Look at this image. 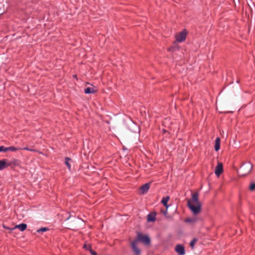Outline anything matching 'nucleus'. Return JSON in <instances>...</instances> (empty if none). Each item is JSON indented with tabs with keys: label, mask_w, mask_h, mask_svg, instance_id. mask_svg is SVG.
I'll list each match as a JSON object with an SVG mask.
<instances>
[{
	"label": "nucleus",
	"mask_w": 255,
	"mask_h": 255,
	"mask_svg": "<svg viewBox=\"0 0 255 255\" xmlns=\"http://www.w3.org/2000/svg\"><path fill=\"white\" fill-rule=\"evenodd\" d=\"M138 241H140L145 245H149L150 243V239L147 235H143L141 234L138 233L137 239L136 240Z\"/></svg>",
	"instance_id": "obj_3"
},
{
	"label": "nucleus",
	"mask_w": 255,
	"mask_h": 255,
	"mask_svg": "<svg viewBox=\"0 0 255 255\" xmlns=\"http://www.w3.org/2000/svg\"><path fill=\"white\" fill-rule=\"evenodd\" d=\"M191 221H192V220L191 219H189V218L187 219L186 220V222H191Z\"/></svg>",
	"instance_id": "obj_27"
},
{
	"label": "nucleus",
	"mask_w": 255,
	"mask_h": 255,
	"mask_svg": "<svg viewBox=\"0 0 255 255\" xmlns=\"http://www.w3.org/2000/svg\"><path fill=\"white\" fill-rule=\"evenodd\" d=\"M27 227V225L24 223H22L17 225L15 226V227L13 228H5L6 229H9V230H13L15 229H19L20 231H24Z\"/></svg>",
	"instance_id": "obj_10"
},
{
	"label": "nucleus",
	"mask_w": 255,
	"mask_h": 255,
	"mask_svg": "<svg viewBox=\"0 0 255 255\" xmlns=\"http://www.w3.org/2000/svg\"><path fill=\"white\" fill-rule=\"evenodd\" d=\"M176 48L175 47H170L169 49V51H172V52H173L175 50Z\"/></svg>",
	"instance_id": "obj_25"
},
{
	"label": "nucleus",
	"mask_w": 255,
	"mask_h": 255,
	"mask_svg": "<svg viewBox=\"0 0 255 255\" xmlns=\"http://www.w3.org/2000/svg\"><path fill=\"white\" fill-rule=\"evenodd\" d=\"M149 187L150 183H145L140 187V191L143 194H145L147 192L149 189Z\"/></svg>",
	"instance_id": "obj_11"
},
{
	"label": "nucleus",
	"mask_w": 255,
	"mask_h": 255,
	"mask_svg": "<svg viewBox=\"0 0 255 255\" xmlns=\"http://www.w3.org/2000/svg\"><path fill=\"white\" fill-rule=\"evenodd\" d=\"M214 148L216 151L219 150L220 148V139L219 137H217L215 140Z\"/></svg>",
	"instance_id": "obj_14"
},
{
	"label": "nucleus",
	"mask_w": 255,
	"mask_h": 255,
	"mask_svg": "<svg viewBox=\"0 0 255 255\" xmlns=\"http://www.w3.org/2000/svg\"><path fill=\"white\" fill-rule=\"evenodd\" d=\"M84 92L85 94H89L95 93L94 89L92 87H87L85 89Z\"/></svg>",
	"instance_id": "obj_15"
},
{
	"label": "nucleus",
	"mask_w": 255,
	"mask_h": 255,
	"mask_svg": "<svg viewBox=\"0 0 255 255\" xmlns=\"http://www.w3.org/2000/svg\"><path fill=\"white\" fill-rule=\"evenodd\" d=\"M175 250L178 254V255H184L185 254L184 247L182 245H177L175 247Z\"/></svg>",
	"instance_id": "obj_8"
},
{
	"label": "nucleus",
	"mask_w": 255,
	"mask_h": 255,
	"mask_svg": "<svg viewBox=\"0 0 255 255\" xmlns=\"http://www.w3.org/2000/svg\"><path fill=\"white\" fill-rule=\"evenodd\" d=\"M48 230H49L48 228H46V227L41 228L37 230V232L39 233L41 232H46V231H48Z\"/></svg>",
	"instance_id": "obj_20"
},
{
	"label": "nucleus",
	"mask_w": 255,
	"mask_h": 255,
	"mask_svg": "<svg viewBox=\"0 0 255 255\" xmlns=\"http://www.w3.org/2000/svg\"><path fill=\"white\" fill-rule=\"evenodd\" d=\"M169 199V197L166 196V197H163V198L161 200V203L166 208H168L169 207V205L167 204V202H168Z\"/></svg>",
	"instance_id": "obj_13"
},
{
	"label": "nucleus",
	"mask_w": 255,
	"mask_h": 255,
	"mask_svg": "<svg viewBox=\"0 0 255 255\" xmlns=\"http://www.w3.org/2000/svg\"><path fill=\"white\" fill-rule=\"evenodd\" d=\"M129 129L133 132H138L139 129L138 126L135 124L132 121L130 120L128 124Z\"/></svg>",
	"instance_id": "obj_5"
},
{
	"label": "nucleus",
	"mask_w": 255,
	"mask_h": 255,
	"mask_svg": "<svg viewBox=\"0 0 255 255\" xmlns=\"http://www.w3.org/2000/svg\"><path fill=\"white\" fill-rule=\"evenodd\" d=\"M192 201V203L195 204H200L198 200V194L197 193H195L192 195V199L190 200Z\"/></svg>",
	"instance_id": "obj_12"
},
{
	"label": "nucleus",
	"mask_w": 255,
	"mask_h": 255,
	"mask_svg": "<svg viewBox=\"0 0 255 255\" xmlns=\"http://www.w3.org/2000/svg\"><path fill=\"white\" fill-rule=\"evenodd\" d=\"M156 219L155 215L149 214L147 216V221L148 222H154Z\"/></svg>",
	"instance_id": "obj_16"
},
{
	"label": "nucleus",
	"mask_w": 255,
	"mask_h": 255,
	"mask_svg": "<svg viewBox=\"0 0 255 255\" xmlns=\"http://www.w3.org/2000/svg\"><path fill=\"white\" fill-rule=\"evenodd\" d=\"M187 206L194 214H198L200 212L201 206L200 204H195L192 203V201L188 200Z\"/></svg>",
	"instance_id": "obj_1"
},
{
	"label": "nucleus",
	"mask_w": 255,
	"mask_h": 255,
	"mask_svg": "<svg viewBox=\"0 0 255 255\" xmlns=\"http://www.w3.org/2000/svg\"><path fill=\"white\" fill-rule=\"evenodd\" d=\"M187 32L185 30L181 31L178 35L176 36V41L178 42H182L186 39Z\"/></svg>",
	"instance_id": "obj_4"
},
{
	"label": "nucleus",
	"mask_w": 255,
	"mask_h": 255,
	"mask_svg": "<svg viewBox=\"0 0 255 255\" xmlns=\"http://www.w3.org/2000/svg\"><path fill=\"white\" fill-rule=\"evenodd\" d=\"M10 165V163L7 162V160L6 159H3L0 160V170H2Z\"/></svg>",
	"instance_id": "obj_9"
},
{
	"label": "nucleus",
	"mask_w": 255,
	"mask_h": 255,
	"mask_svg": "<svg viewBox=\"0 0 255 255\" xmlns=\"http://www.w3.org/2000/svg\"><path fill=\"white\" fill-rule=\"evenodd\" d=\"M22 149L26 150H29V151H34L33 149H30L28 147H24L23 148H22Z\"/></svg>",
	"instance_id": "obj_26"
},
{
	"label": "nucleus",
	"mask_w": 255,
	"mask_h": 255,
	"mask_svg": "<svg viewBox=\"0 0 255 255\" xmlns=\"http://www.w3.org/2000/svg\"><path fill=\"white\" fill-rule=\"evenodd\" d=\"M249 189L251 191H254L255 190V183H253L251 184Z\"/></svg>",
	"instance_id": "obj_21"
},
{
	"label": "nucleus",
	"mask_w": 255,
	"mask_h": 255,
	"mask_svg": "<svg viewBox=\"0 0 255 255\" xmlns=\"http://www.w3.org/2000/svg\"><path fill=\"white\" fill-rule=\"evenodd\" d=\"M223 164L221 162H218L217 165L215 167V173L217 177H219V176L223 173Z\"/></svg>",
	"instance_id": "obj_7"
},
{
	"label": "nucleus",
	"mask_w": 255,
	"mask_h": 255,
	"mask_svg": "<svg viewBox=\"0 0 255 255\" xmlns=\"http://www.w3.org/2000/svg\"><path fill=\"white\" fill-rule=\"evenodd\" d=\"M197 240L196 238H194L190 243V246L192 249H194L195 244L197 242Z\"/></svg>",
	"instance_id": "obj_18"
},
{
	"label": "nucleus",
	"mask_w": 255,
	"mask_h": 255,
	"mask_svg": "<svg viewBox=\"0 0 255 255\" xmlns=\"http://www.w3.org/2000/svg\"><path fill=\"white\" fill-rule=\"evenodd\" d=\"M89 251H90V253H91V254L92 255H97L96 252H95L94 251H93L91 249V246H89Z\"/></svg>",
	"instance_id": "obj_22"
},
{
	"label": "nucleus",
	"mask_w": 255,
	"mask_h": 255,
	"mask_svg": "<svg viewBox=\"0 0 255 255\" xmlns=\"http://www.w3.org/2000/svg\"><path fill=\"white\" fill-rule=\"evenodd\" d=\"M7 151V147L3 146H0V152H6Z\"/></svg>",
	"instance_id": "obj_23"
},
{
	"label": "nucleus",
	"mask_w": 255,
	"mask_h": 255,
	"mask_svg": "<svg viewBox=\"0 0 255 255\" xmlns=\"http://www.w3.org/2000/svg\"><path fill=\"white\" fill-rule=\"evenodd\" d=\"M89 246H91V245H86V244H85V245H84V247H84L85 249H86L87 250H89Z\"/></svg>",
	"instance_id": "obj_24"
},
{
	"label": "nucleus",
	"mask_w": 255,
	"mask_h": 255,
	"mask_svg": "<svg viewBox=\"0 0 255 255\" xmlns=\"http://www.w3.org/2000/svg\"><path fill=\"white\" fill-rule=\"evenodd\" d=\"M70 160H71V159L70 158H69V157L65 158V164L66 165V166L69 169H70V168H71L70 164L69 162V161Z\"/></svg>",
	"instance_id": "obj_19"
},
{
	"label": "nucleus",
	"mask_w": 255,
	"mask_h": 255,
	"mask_svg": "<svg viewBox=\"0 0 255 255\" xmlns=\"http://www.w3.org/2000/svg\"><path fill=\"white\" fill-rule=\"evenodd\" d=\"M137 241L134 240L131 243V248L135 255H140V250L137 247Z\"/></svg>",
	"instance_id": "obj_6"
},
{
	"label": "nucleus",
	"mask_w": 255,
	"mask_h": 255,
	"mask_svg": "<svg viewBox=\"0 0 255 255\" xmlns=\"http://www.w3.org/2000/svg\"><path fill=\"white\" fill-rule=\"evenodd\" d=\"M22 148L16 147L13 146H11L7 147V151H16L17 150H21Z\"/></svg>",
	"instance_id": "obj_17"
},
{
	"label": "nucleus",
	"mask_w": 255,
	"mask_h": 255,
	"mask_svg": "<svg viewBox=\"0 0 255 255\" xmlns=\"http://www.w3.org/2000/svg\"><path fill=\"white\" fill-rule=\"evenodd\" d=\"M74 78H76V77H77V76H76V75H74Z\"/></svg>",
	"instance_id": "obj_28"
},
{
	"label": "nucleus",
	"mask_w": 255,
	"mask_h": 255,
	"mask_svg": "<svg viewBox=\"0 0 255 255\" xmlns=\"http://www.w3.org/2000/svg\"><path fill=\"white\" fill-rule=\"evenodd\" d=\"M253 168V165L251 163L243 164L240 169V175L241 176H245L249 174L252 171Z\"/></svg>",
	"instance_id": "obj_2"
}]
</instances>
